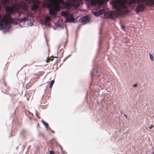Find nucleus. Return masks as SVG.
Segmentation results:
<instances>
[{"instance_id": "nucleus-13", "label": "nucleus", "mask_w": 154, "mask_h": 154, "mask_svg": "<svg viewBox=\"0 0 154 154\" xmlns=\"http://www.w3.org/2000/svg\"><path fill=\"white\" fill-rule=\"evenodd\" d=\"M20 9L24 11H26L27 9V7L26 6V4H24L23 5H21L20 6Z\"/></svg>"}, {"instance_id": "nucleus-11", "label": "nucleus", "mask_w": 154, "mask_h": 154, "mask_svg": "<svg viewBox=\"0 0 154 154\" xmlns=\"http://www.w3.org/2000/svg\"><path fill=\"white\" fill-rule=\"evenodd\" d=\"M86 1L89 5H94L98 2V0H86Z\"/></svg>"}, {"instance_id": "nucleus-1", "label": "nucleus", "mask_w": 154, "mask_h": 154, "mask_svg": "<svg viewBox=\"0 0 154 154\" xmlns=\"http://www.w3.org/2000/svg\"><path fill=\"white\" fill-rule=\"evenodd\" d=\"M110 4L115 7L116 12H110L109 16L110 18H114L117 15L119 16L128 12L126 4H131L135 3V0H111Z\"/></svg>"}, {"instance_id": "nucleus-2", "label": "nucleus", "mask_w": 154, "mask_h": 154, "mask_svg": "<svg viewBox=\"0 0 154 154\" xmlns=\"http://www.w3.org/2000/svg\"><path fill=\"white\" fill-rule=\"evenodd\" d=\"M57 3L62 5L63 7L68 8L72 6L74 8H78L80 6V4L78 2L79 0H68L69 2H64L63 0H56Z\"/></svg>"}, {"instance_id": "nucleus-14", "label": "nucleus", "mask_w": 154, "mask_h": 154, "mask_svg": "<svg viewBox=\"0 0 154 154\" xmlns=\"http://www.w3.org/2000/svg\"><path fill=\"white\" fill-rule=\"evenodd\" d=\"M42 123L45 126L47 129H48V124L44 121L43 120H42L41 121Z\"/></svg>"}, {"instance_id": "nucleus-20", "label": "nucleus", "mask_w": 154, "mask_h": 154, "mask_svg": "<svg viewBox=\"0 0 154 154\" xmlns=\"http://www.w3.org/2000/svg\"><path fill=\"white\" fill-rule=\"evenodd\" d=\"M49 154H54V152L52 150H51L49 152Z\"/></svg>"}, {"instance_id": "nucleus-5", "label": "nucleus", "mask_w": 154, "mask_h": 154, "mask_svg": "<svg viewBox=\"0 0 154 154\" xmlns=\"http://www.w3.org/2000/svg\"><path fill=\"white\" fill-rule=\"evenodd\" d=\"M51 20V18L49 16H46L45 17V19L44 21L43 22V24L45 26H49L50 25L49 21Z\"/></svg>"}, {"instance_id": "nucleus-16", "label": "nucleus", "mask_w": 154, "mask_h": 154, "mask_svg": "<svg viewBox=\"0 0 154 154\" xmlns=\"http://www.w3.org/2000/svg\"><path fill=\"white\" fill-rule=\"evenodd\" d=\"M54 80H51L50 82V86L49 87L50 88H51L52 86L54 84Z\"/></svg>"}, {"instance_id": "nucleus-24", "label": "nucleus", "mask_w": 154, "mask_h": 154, "mask_svg": "<svg viewBox=\"0 0 154 154\" xmlns=\"http://www.w3.org/2000/svg\"><path fill=\"white\" fill-rule=\"evenodd\" d=\"M27 16H28V17H29V16H31V15L30 14H28V15Z\"/></svg>"}, {"instance_id": "nucleus-7", "label": "nucleus", "mask_w": 154, "mask_h": 154, "mask_svg": "<svg viewBox=\"0 0 154 154\" xmlns=\"http://www.w3.org/2000/svg\"><path fill=\"white\" fill-rule=\"evenodd\" d=\"M142 2H145L146 4L149 6L154 5V0H141ZM137 0H135L136 3Z\"/></svg>"}, {"instance_id": "nucleus-25", "label": "nucleus", "mask_w": 154, "mask_h": 154, "mask_svg": "<svg viewBox=\"0 0 154 154\" xmlns=\"http://www.w3.org/2000/svg\"><path fill=\"white\" fill-rule=\"evenodd\" d=\"M153 127V126L152 125H151V126L149 127V128L150 129H151L152 127Z\"/></svg>"}, {"instance_id": "nucleus-27", "label": "nucleus", "mask_w": 154, "mask_h": 154, "mask_svg": "<svg viewBox=\"0 0 154 154\" xmlns=\"http://www.w3.org/2000/svg\"><path fill=\"white\" fill-rule=\"evenodd\" d=\"M96 73H98V71L97 70V71H96Z\"/></svg>"}, {"instance_id": "nucleus-8", "label": "nucleus", "mask_w": 154, "mask_h": 154, "mask_svg": "<svg viewBox=\"0 0 154 154\" xmlns=\"http://www.w3.org/2000/svg\"><path fill=\"white\" fill-rule=\"evenodd\" d=\"M80 20L82 24H85L88 22L89 21V19L86 17H81L80 19Z\"/></svg>"}, {"instance_id": "nucleus-28", "label": "nucleus", "mask_w": 154, "mask_h": 154, "mask_svg": "<svg viewBox=\"0 0 154 154\" xmlns=\"http://www.w3.org/2000/svg\"><path fill=\"white\" fill-rule=\"evenodd\" d=\"M152 154H154V151L153 152Z\"/></svg>"}, {"instance_id": "nucleus-3", "label": "nucleus", "mask_w": 154, "mask_h": 154, "mask_svg": "<svg viewBox=\"0 0 154 154\" xmlns=\"http://www.w3.org/2000/svg\"><path fill=\"white\" fill-rule=\"evenodd\" d=\"M28 3L32 11L36 10L39 7L40 1L39 0H29Z\"/></svg>"}, {"instance_id": "nucleus-30", "label": "nucleus", "mask_w": 154, "mask_h": 154, "mask_svg": "<svg viewBox=\"0 0 154 154\" xmlns=\"http://www.w3.org/2000/svg\"><path fill=\"white\" fill-rule=\"evenodd\" d=\"M133 86L134 87L135 86V85H134Z\"/></svg>"}, {"instance_id": "nucleus-6", "label": "nucleus", "mask_w": 154, "mask_h": 154, "mask_svg": "<svg viewBox=\"0 0 154 154\" xmlns=\"http://www.w3.org/2000/svg\"><path fill=\"white\" fill-rule=\"evenodd\" d=\"M145 8V6L143 5L142 4H139L135 9V11L137 12H138L143 11Z\"/></svg>"}, {"instance_id": "nucleus-21", "label": "nucleus", "mask_w": 154, "mask_h": 154, "mask_svg": "<svg viewBox=\"0 0 154 154\" xmlns=\"http://www.w3.org/2000/svg\"><path fill=\"white\" fill-rule=\"evenodd\" d=\"M121 27L122 28V29H125V26H121Z\"/></svg>"}, {"instance_id": "nucleus-15", "label": "nucleus", "mask_w": 154, "mask_h": 154, "mask_svg": "<svg viewBox=\"0 0 154 154\" xmlns=\"http://www.w3.org/2000/svg\"><path fill=\"white\" fill-rule=\"evenodd\" d=\"M57 26L60 29H62L63 26V25L62 23H58L57 25Z\"/></svg>"}, {"instance_id": "nucleus-9", "label": "nucleus", "mask_w": 154, "mask_h": 154, "mask_svg": "<svg viewBox=\"0 0 154 154\" xmlns=\"http://www.w3.org/2000/svg\"><path fill=\"white\" fill-rule=\"evenodd\" d=\"M66 20L67 22H72L74 20V17L72 14H70L66 18Z\"/></svg>"}, {"instance_id": "nucleus-18", "label": "nucleus", "mask_w": 154, "mask_h": 154, "mask_svg": "<svg viewBox=\"0 0 154 154\" xmlns=\"http://www.w3.org/2000/svg\"><path fill=\"white\" fill-rule=\"evenodd\" d=\"M33 23L32 22H29V23H26L27 25H28L29 26H32L33 25Z\"/></svg>"}, {"instance_id": "nucleus-19", "label": "nucleus", "mask_w": 154, "mask_h": 154, "mask_svg": "<svg viewBox=\"0 0 154 154\" xmlns=\"http://www.w3.org/2000/svg\"><path fill=\"white\" fill-rule=\"evenodd\" d=\"M64 14H65V12H64V11H62L61 13V15L65 17V15Z\"/></svg>"}, {"instance_id": "nucleus-17", "label": "nucleus", "mask_w": 154, "mask_h": 154, "mask_svg": "<svg viewBox=\"0 0 154 154\" xmlns=\"http://www.w3.org/2000/svg\"><path fill=\"white\" fill-rule=\"evenodd\" d=\"M149 57L150 58V60L152 61H153L154 60H153V54H149Z\"/></svg>"}, {"instance_id": "nucleus-22", "label": "nucleus", "mask_w": 154, "mask_h": 154, "mask_svg": "<svg viewBox=\"0 0 154 154\" xmlns=\"http://www.w3.org/2000/svg\"><path fill=\"white\" fill-rule=\"evenodd\" d=\"M123 116L124 117H125L126 118V119H127V116L126 114H124Z\"/></svg>"}, {"instance_id": "nucleus-26", "label": "nucleus", "mask_w": 154, "mask_h": 154, "mask_svg": "<svg viewBox=\"0 0 154 154\" xmlns=\"http://www.w3.org/2000/svg\"><path fill=\"white\" fill-rule=\"evenodd\" d=\"M65 28H66V33H67V29H66V26Z\"/></svg>"}, {"instance_id": "nucleus-23", "label": "nucleus", "mask_w": 154, "mask_h": 154, "mask_svg": "<svg viewBox=\"0 0 154 154\" xmlns=\"http://www.w3.org/2000/svg\"><path fill=\"white\" fill-rule=\"evenodd\" d=\"M60 45H58V46L57 47V50L59 48H60Z\"/></svg>"}, {"instance_id": "nucleus-4", "label": "nucleus", "mask_w": 154, "mask_h": 154, "mask_svg": "<svg viewBox=\"0 0 154 154\" xmlns=\"http://www.w3.org/2000/svg\"><path fill=\"white\" fill-rule=\"evenodd\" d=\"M15 11V5H12L9 6H7L5 8V11L7 14L9 16L10 15L12 14Z\"/></svg>"}, {"instance_id": "nucleus-10", "label": "nucleus", "mask_w": 154, "mask_h": 154, "mask_svg": "<svg viewBox=\"0 0 154 154\" xmlns=\"http://www.w3.org/2000/svg\"><path fill=\"white\" fill-rule=\"evenodd\" d=\"M105 12L106 10L105 9L100 10L99 11L95 12L94 13V15L96 17H97L102 14L103 13Z\"/></svg>"}, {"instance_id": "nucleus-12", "label": "nucleus", "mask_w": 154, "mask_h": 154, "mask_svg": "<svg viewBox=\"0 0 154 154\" xmlns=\"http://www.w3.org/2000/svg\"><path fill=\"white\" fill-rule=\"evenodd\" d=\"M28 16L24 17L22 18H20L19 19L20 22H22L23 21L24 22L27 21H28Z\"/></svg>"}, {"instance_id": "nucleus-29", "label": "nucleus", "mask_w": 154, "mask_h": 154, "mask_svg": "<svg viewBox=\"0 0 154 154\" xmlns=\"http://www.w3.org/2000/svg\"><path fill=\"white\" fill-rule=\"evenodd\" d=\"M135 87L137 86V84H135Z\"/></svg>"}]
</instances>
